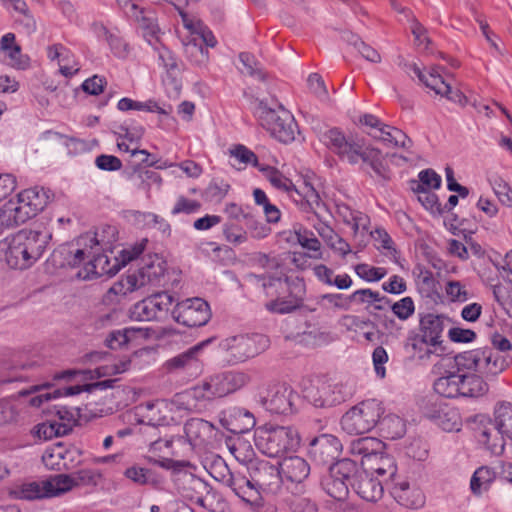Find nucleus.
<instances>
[{
	"label": "nucleus",
	"mask_w": 512,
	"mask_h": 512,
	"mask_svg": "<svg viewBox=\"0 0 512 512\" xmlns=\"http://www.w3.org/2000/svg\"><path fill=\"white\" fill-rule=\"evenodd\" d=\"M77 248L62 247L53 254H67L66 263L70 267L79 268L76 276L83 280L94 277L112 276L119 271L117 260L101 253L102 247L95 234L86 233L77 239Z\"/></svg>",
	"instance_id": "f257e3e1"
},
{
	"label": "nucleus",
	"mask_w": 512,
	"mask_h": 512,
	"mask_svg": "<svg viewBox=\"0 0 512 512\" xmlns=\"http://www.w3.org/2000/svg\"><path fill=\"white\" fill-rule=\"evenodd\" d=\"M320 141L340 160L351 165L362 164L370 167L376 174L383 173L382 151L364 139L356 136H346L337 128L329 129L320 135Z\"/></svg>",
	"instance_id": "f03ea898"
},
{
	"label": "nucleus",
	"mask_w": 512,
	"mask_h": 512,
	"mask_svg": "<svg viewBox=\"0 0 512 512\" xmlns=\"http://www.w3.org/2000/svg\"><path fill=\"white\" fill-rule=\"evenodd\" d=\"M50 239L49 232L20 230L0 240V259L11 269H28L43 256Z\"/></svg>",
	"instance_id": "7ed1b4c3"
},
{
	"label": "nucleus",
	"mask_w": 512,
	"mask_h": 512,
	"mask_svg": "<svg viewBox=\"0 0 512 512\" xmlns=\"http://www.w3.org/2000/svg\"><path fill=\"white\" fill-rule=\"evenodd\" d=\"M254 114L259 124L279 142L287 144L295 140L297 123L291 112L282 105L276 104L275 107H271L260 100L254 107Z\"/></svg>",
	"instance_id": "20e7f679"
},
{
	"label": "nucleus",
	"mask_w": 512,
	"mask_h": 512,
	"mask_svg": "<svg viewBox=\"0 0 512 512\" xmlns=\"http://www.w3.org/2000/svg\"><path fill=\"white\" fill-rule=\"evenodd\" d=\"M299 443V434L293 427L263 426L255 432L257 449L268 457H278L295 450Z\"/></svg>",
	"instance_id": "39448f33"
},
{
	"label": "nucleus",
	"mask_w": 512,
	"mask_h": 512,
	"mask_svg": "<svg viewBox=\"0 0 512 512\" xmlns=\"http://www.w3.org/2000/svg\"><path fill=\"white\" fill-rule=\"evenodd\" d=\"M202 384L196 385L190 389L175 394L171 399H159L146 405L148 410H163L171 414L170 419L183 417L192 412H201L208 403Z\"/></svg>",
	"instance_id": "423d86ee"
},
{
	"label": "nucleus",
	"mask_w": 512,
	"mask_h": 512,
	"mask_svg": "<svg viewBox=\"0 0 512 512\" xmlns=\"http://www.w3.org/2000/svg\"><path fill=\"white\" fill-rule=\"evenodd\" d=\"M384 414L382 403L376 399L362 401L350 408L341 418L342 429L350 435L371 431Z\"/></svg>",
	"instance_id": "0eeeda50"
},
{
	"label": "nucleus",
	"mask_w": 512,
	"mask_h": 512,
	"mask_svg": "<svg viewBox=\"0 0 512 512\" xmlns=\"http://www.w3.org/2000/svg\"><path fill=\"white\" fill-rule=\"evenodd\" d=\"M71 483L64 474H57L45 479L20 483L11 489L10 494L21 500L54 498L67 493Z\"/></svg>",
	"instance_id": "6e6552de"
},
{
	"label": "nucleus",
	"mask_w": 512,
	"mask_h": 512,
	"mask_svg": "<svg viewBox=\"0 0 512 512\" xmlns=\"http://www.w3.org/2000/svg\"><path fill=\"white\" fill-rule=\"evenodd\" d=\"M249 487L259 496L257 503L244 502L253 510L263 506L262 492L277 493L282 482L280 467L277 468L267 461H259L250 468Z\"/></svg>",
	"instance_id": "1a4fd4ad"
},
{
	"label": "nucleus",
	"mask_w": 512,
	"mask_h": 512,
	"mask_svg": "<svg viewBox=\"0 0 512 512\" xmlns=\"http://www.w3.org/2000/svg\"><path fill=\"white\" fill-rule=\"evenodd\" d=\"M211 315L209 304L199 297L177 301L171 312L175 322L190 328L206 325Z\"/></svg>",
	"instance_id": "9d476101"
},
{
	"label": "nucleus",
	"mask_w": 512,
	"mask_h": 512,
	"mask_svg": "<svg viewBox=\"0 0 512 512\" xmlns=\"http://www.w3.org/2000/svg\"><path fill=\"white\" fill-rule=\"evenodd\" d=\"M250 380L251 378L248 373L233 370L215 374L201 384L205 391L206 398H208L210 402L216 398L225 397L242 389Z\"/></svg>",
	"instance_id": "9b49d317"
},
{
	"label": "nucleus",
	"mask_w": 512,
	"mask_h": 512,
	"mask_svg": "<svg viewBox=\"0 0 512 512\" xmlns=\"http://www.w3.org/2000/svg\"><path fill=\"white\" fill-rule=\"evenodd\" d=\"M435 392L446 398L477 397L480 393V381L477 377L450 373L434 382Z\"/></svg>",
	"instance_id": "f8f14e48"
},
{
	"label": "nucleus",
	"mask_w": 512,
	"mask_h": 512,
	"mask_svg": "<svg viewBox=\"0 0 512 512\" xmlns=\"http://www.w3.org/2000/svg\"><path fill=\"white\" fill-rule=\"evenodd\" d=\"M183 496L210 512H226L228 504L217 492L213 491L209 484L198 478L190 476L183 488Z\"/></svg>",
	"instance_id": "ddd939ff"
},
{
	"label": "nucleus",
	"mask_w": 512,
	"mask_h": 512,
	"mask_svg": "<svg viewBox=\"0 0 512 512\" xmlns=\"http://www.w3.org/2000/svg\"><path fill=\"white\" fill-rule=\"evenodd\" d=\"M355 470V463L350 460H341L332 465L329 474L322 481L327 495L335 501L344 502L349 495L348 482Z\"/></svg>",
	"instance_id": "4468645a"
},
{
	"label": "nucleus",
	"mask_w": 512,
	"mask_h": 512,
	"mask_svg": "<svg viewBox=\"0 0 512 512\" xmlns=\"http://www.w3.org/2000/svg\"><path fill=\"white\" fill-rule=\"evenodd\" d=\"M114 382L115 380L106 379L91 384L72 385L63 388H55L50 384L36 386L34 388V391L37 394L35 396H32L29 402L31 406L40 407L44 402L59 399L62 397L78 395L83 391L90 392L96 389L105 390L111 388Z\"/></svg>",
	"instance_id": "2eb2a0df"
},
{
	"label": "nucleus",
	"mask_w": 512,
	"mask_h": 512,
	"mask_svg": "<svg viewBox=\"0 0 512 512\" xmlns=\"http://www.w3.org/2000/svg\"><path fill=\"white\" fill-rule=\"evenodd\" d=\"M297 393L286 385H272L260 392L258 402L261 406L273 413L287 415L295 410Z\"/></svg>",
	"instance_id": "dca6fc26"
},
{
	"label": "nucleus",
	"mask_w": 512,
	"mask_h": 512,
	"mask_svg": "<svg viewBox=\"0 0 512 512\" xmlns=\"http://www.w3.org/2000/svg\"><path fill=\"white\" fill-rule=\"evenodd\" d=\"M211 475L215 480L229 487L243 502L257 503L259 496L249 487L248 478L241 473L231 472L224 462L215 463Z\"/></svg>",
	"instance_id": "f3484780"
},
{
	"label": "nucleus",
	"mask_w": 512,
	"mask_h": 512,
	"mask_svg": "<svg viewBox=\"0 0 512 512\" xmlns=\"http://www.w3.org/2000/svg\"><path fill=\"white\" fill-rule=\"evenodd\" d=\"M268 346L269 339L262 334L233 336L223 342V347L240 361L262 353Z\"/></svg>",
	"instance_id": "a211bd4d"
},
{
	"label": "nucleus",
	"mask_w": 512,
	"mask_h": 512,
	"mask_svg": "<svg viewBox=\"0 0 512 512\" xmlns=\"http://www.w3.org/2000/svg\"><path fill=\"white\" fill-rule=\"evenodd\" d=\"M280 473L282 483L287 485L291 491L296 493L305 492V480L310 474V465L299 456H291L284 458L280 463Z\"/></svg>",
	"instance_id": "6ab92c4d"
},
{
	"label": "nucleus",
	"mask_w": 512,
	"mask_h": 512,
	"mask_svg": "<svg viewBox=\"0 0 512 512\" xmlns=\"http://www.w3.org/2000/svg\"><path fill=\"white\" fill-rule=\"evenodd\" d=\"M303 393L304 398L316 408L333 407L344 401L341 387L325 381L310 384Z\"/></svg>",
	"instance_id": "aec40b11"
},
{
	"label": "nucleus",
	"mask_w": 512,
	"mask_h": 512,
	"mask_svg": "<svg viewBox=\"0 0 512 512\" xmlns=\"http://www.w3.org/2000/svg\"><path fill=\"white\" fill-rule=\"evenodd\" d=\"M412 71L418 79L436 95L446 97L453 102L462 103L463 96L458 90L452 89L451 85L440 74L438 67L422 70L414 64L412 65Z\"/></svg>",
	"instance_id": "412c9836"
},
{
	"label": "nucleus",
	"mask_w": 512,
	"mask_h": 512,
	"mask_svg": "<svg viewBox=\"0 0 512 512\" xmlns=\"http://www.w3.org/2000/svg\"><path fill=\"white\" fill-rule=\"evenodd\" d=\"M211 341L212 339L204 340L167 360L165 363L167 370L169 372H184L191 377L198 376L202 371L199 354Z\"/></svg>",
	"instance_id": "4be33fe9"
},
{
	"label": "nucleus",
	"mask_w": 512,
	"mask_h": 512,
	"mask_svg": "<svg viewBox=\"0 0 512 512\" xmlns=\"http://www.w3.org/2000/svg\"><path fill=\"white\" fill-rule=\"evenodd\" d=\"M280 295L265 304L266 309L275 314L290 313L302 303V285H290L286 280L276 283Z\"/></svg>",
	"instance_id": "5701e85b"
},
{
	"label": "nucleus",
	"mask_w": 512,
	"mask_h": 512,
	"mask_svg": "<svg viewBox=\"0 0 512 512\" xmlns=\"http://www.w3.org/2000/svg\"><path fill=\"white\" fill-rule=\"evenodd\" d=\"M390 493L398 504L406 508L419 509L425 504V494L419 485L412 480L396 479Z\"/></svg>",
	"instance_id": "b1692460"
},
{
	"label": "nucleus",
	"mask_w": 512,
	"mask_h": 512,
	"mask_svg": "<svg viewBox=\"0 0 512 512\" xmlns=\"http://www.w3.org/2000/svg\"><path fill=\"white\" fill-rule=\"evenodd\" d=\"M150 335L151 329L148 327H127L110 332L106 338V345L111 349L137 347L148 339Z\"/></svg>",
	"instance_id": "393cba45"
},
{
	"label": "nucleus",
	"mask_w": 512,
	"mask_h": 512,
	"mask_svg": "<svg viewBox=\"0 0 512 512\" xmlns=\"http://www.w3.org/2000/svg\"><path fill=\"white\" fill-rule=\"evenodd\" d=\"M50 200V190L42 187H33L20 192L16 204L22 213H27L28 220L43 211Z\"/></svg>",
	"instance_id": "a878e982"
},
{
	"label": "nucleus",
	"mask_w": 512,
	"mask_h": 512,
	"mask_svg": "<svg viewBox=\"0 0 512 512\" xmlns=\"http://www.w3.org/2000/svg\"><path fill=\"white\" fill-rule=\"evenodd\" d=\"M158 55L160 65L166 70L163 83L169 94L178 95L181 90V82L178 79L179 67L173 53L160 42L152 47Z\"/></svg>",
	"instance_id": "bb28decb"
},
{
	"label": "nucleus",
	"mask_w": 512,
	"mask_h": 512,
	"mask_svg": "<svg viewBox=\"0 0 512 512\" xmlns=\"http://www.w3.org/2000/svg\"><path fill=\"white\" fill-rule=\"evenodd\" d=\"M220 422L223 427L236 434L247 433L256 425L254 415L240 407L224 410L220 415Z\"/></svg>",
	"instance_id": "cd10ccee"
},
{
	"label": "nucleus",
	"mask_w": 512,
	"mask_h": 512,
	"mask_svg": "<svg viewBox=\"0 0 512 512\" xmlns=\"http://www.w3.org/2000/svg\"><path fill=\"white\" fill-rule=\"evenodd\" d=\"M165 272L166 262L162 257L154 254L145 257L142 266L137 271H134V274L143 288L147 285L159 284Z\"/></svg>",
	"instance_id": "c85d7f7f"
},
{
	"label": "nucleus",
	"mask_w": 512,
	"mask_h": 512,
	"mask_svg": "<svg viewBox=\"0 0 512 512\" xmlns=\"http://www.w3.org/2000/svg\"><path fill=\"white\" fill-rule=\"evenodd\" d=\"M342 445L337 437L330 434H322L313 438L309 444V453L315 459L327 463L336 459Z\"/></svg>",
	"instance_id": "c756f323"
},
{
	"label": "nucleus",
	"mask_w": 512,
	"mask_h": 512,
	"mask_svg": "<svg viewBox=\"0 0 512 512\" xmlns=\"http://www.w3.org/2000/svg\"><path fill=\"white\" fill-rule=\"evenodd\" d=\"M140 13H130L127 15L130 19L134 20L143 35L145 41L151 46H157L160 41L161 30L157 23L156 15L153 11L139 7Z\"/></svg>",
	"instance_id": "7c9ffc66"
},
{
	"label": "nucleus",
	"mask_w": 512,
	"mask_h": 512,
	"mask_svg": "<svg viewBox=\"0 0 512 512\" xmlns=\"http://www.w3.org/2000/svg\"><path fill=\"white\" fill-rule=\"evenodd\" d=\"M355 492L367 502H377L383 495V487L367 470L358 472L351 483Z\"/></svg>",
	"instance_id": "2f4dec72"
},
{
	"label": "nucleus",
	"mask_w": 512,
	"mask_h": 512,
	"mask_svg": "<svg viewBox=\"0 0 512 512\" xmlns=\"http://www.w3.org/2000/svg\"><path fill=\"white\" fill-rule=\"evenodd\" d=\"M426 416L433 420L444 431L459 429L460 417L456 409L444 403H435L427 411Z\"/></svg>",
	"instance_id": "473e14b6"
},
{
	"label": "nucleus",
	"mask_w": 512,
	"mask_h": 512,
	"mask_svg": "<svg viewBox=\"0 0 512 512\" xmlns=\"http://www.w3.org/2000/svg\"><path fill=\"white\" fill-rule=\"evenodd\" d=\"M0 50L5 54L9 66L17 70H26L30 66V59L22 54L21 47L15 43V35L6 33L1 37Z\"/></svg>",
	"instance_id": "72a5a7b5"
},
{
	"label": "nucleus",
	"mask_w": 512,
	"mask_h": 512,
	"mask_svg": "<svg viewBox=\"0 0 512 512\" xmlns=\"http://www.w3.org/2000/svg\"><path fill=\"white\" fill-rule=\"evenodd\" d=\"M372 137L388 147H400L407 151H410L413 145L412 140L402 130L384 123L378 132L372 133Z\"/></svg>",
	"instance_id": "f704fd0d"
},
{
	"label": "nucleus",
	"mask_w": 512,
	"mask_h": 512,
	"mask_svg": "<svg viewBox=\"0 0 512 512\" xmlns=\"http://www.w3.org/2000/svg\"><path fill=\"white\" fill-rule=\"evenodd\" d=\"M406 348L410 351L414 359L422 362L430 360L432 356L439 357L445 353L443 350L430 344V342H428L417 333L408 337Z\"/></svg>",
	"instance_id": "c9c22d12"
},
{
	"label": "nucleus",
	"mask_w": 512,
	"mask_h": 512,
	"mask_svg": "<svg viewBox=\"0 0 512 512\" xmlns=\"http://www.w3.org/2000/svg\"><path fill=\"white\" fill-rule=\"evenodd\" d=\"M184 431L190 444L197 446L213 436L214 426L206 420L193 418L186 422Z\"/></svg>",
	"instance_id": "e433bc0d"
},
{
	"label": "nucleus",
	"mask_w": 512,
	"mask_h": 512,
	"mask_svg": "<svg viewBox=\"0 0 512 512\" xmlns=\"http://www.w3.org/2000/svg\"><path fill=\"white\" fill-rule=\"evenodd\" d=\"M179 14L182 20L183 27L188 31L191 39L186 43L187 50L189 48H193L199 51L203 57V60H207L208 58V50L204 49L202 46H199L196 41L197 37L205 27V24L196 16L188 14L182 10H179Z\"/></svg>",
	"instance_id": "4c0bfd02"
},
{
	"label": "nucleus",
	"mask_w": 512,
	"mask_h": 512,
	"mask_svg": "<svg viewBox=\"0 0 512 512\" xmlns=\"http://www.w3.org/2000/svg\"><path fill=\"white\" fill-rule=\"evenodd\" d=\"M442 332L443 327L439 318L429 315L421 321L419 332L417 334L430 342V344L445 352V347L442 340Z\"/></svg>",
	"instance_id": "58836bf2"
},
{
	"label": "nucleus",
	"mask_w": 512,
	"mask_h": 512,
	"mask_svg": "<svg viewBox=\"0 0 512 512\" xmlns=\"http://www.w3.org/2000/svg\"><path fill=\"white\" fill-rule=\"evenodd\" d=\"M141 288V283L132 272L116 281L107 291L105 298L108 302H116Z\"/></svg>",
	"instance_id": "ea45409f"
},
{
	"label": "nucleus",
	"mask_w": 512,
	"mask_h": 512,
	"mask_svg": "<svg viewBox=\"0 0 512 512\" xmlns=\"http://www.w3.org/2000/svg\"><path fill=\"white\" fill-rule=\"evenodd\" d=\"M69 450L61 443L47 447L42 455V462L50 470H61L69 468L67 458Z\"/></svg>",
	"instance_id": "a19ab883"
},
{
	"label": "nucleus",
	"mask_w": 512,
	"mask_h": 512,
	"mask_svg": "<svg viewBox=\"0 0 512 512\" xmlns=\"http://www.w3.org/2000/svg\"><path fill=\"white\" fill-rule=\"evenodd\" d=\"M258 170L262 172L264 177L275 189L285 192L288 195L297 192V188L293 182L277 168L263 164L262 166H258Z\"/></svg>",
	"instance_id": "79ce46f5"
},
{
	"label": "nucleus",
	"mask_w": 512,
	"mask_h": 512,
	"mask_svg": "<svg viewBox=\"0 0 512 512\" xmlns=\"http://www.w3.org/2000/svg\"><path fill=\"white\" fill-rule=\"evenodd\" d=\"M337 213L343 222L347 224L355 234L361 230H368L369 218L364 213L352 210L345 204L337 206Z\"/></svg>",
	"instance_id": "37998d69"
},
{
	"label": "nucleus",
	"mask_w": 512,
	"mask_h": 512,
	"mask_svg": "<svg viewBox=\"0 0 512 512\" xmlns=\"http://www.w3.org/2000/svg\"><path fill=\"white\" fill-rule=\"evenodd\" d=\"M454 363L458 372H462L461 375L477 377L480 380L477 374L480 364V350L473 349L459 353L454 357Z\"/></svg>",
	"instance_id": "c03bdc74"
},
{
	"label": "nucleus",
	"mask_w": 512,
	"mask_h": 512,
	"mask_svg": "<svg viewBox=\"0 0 512 512\" xmlns=\"http://www.w3.org/2000/svg\"><path fill=\"white\" fill-rule=\"evenodd\" d=\"M382 449V442L373 437L360 438L352 443V452L362 456V459L368 463L379 456Z\"/></svg>",
	"instance_id": "a18cd8bd"
},
{
	"label": "nucleus",
	"mask_w": 512,
	"mask_h": 512,
	"mask_svg": "<svg viewBox=\"0 0 512 512\" xmlns=\"http://www.w3.org/2000/svg\"><path fill=\"white\" fill-rule=\"evenodd\" d=\"M27 221V213H22L16 202L10 200L0 207V234L5 228Z\"/></svg>",
	"instance_id": "49530a36"
},
{
	"label": "nucleus",
	"mask_w": 512,
	"mask_h": 512,
	"mask_svg": "<svg viewBox=\"0 0 512 512\" xmlns=\"http://www.w3.org/2000/svg\"><path fill=\"white\" fill-rule=\"evenodd\" d=\"M381 432L390 439L401 438L406 432V425L403 419L394 414L381 416L378 422Z\"/></svg>",
	"instance_id": "de8ad7c7"
},
{
	"label": "nucleus",
	"mask_w": 512,
	"mask_h": 512,
	"mask_svg": "<svg viewBox=\"0 0 512 512\" xmlns=\"http://www.w3.org/2000/svg\"><path fill=\"white\" fill-rule=\"evenodd\" d=\"M230 158L233 160L231 165L236 167L238 170L243 169L247 165L251 164L258 169V166H262L258 162L257 156L253 151L245 147L244 145H235L229 149Z\"/></svg>",
	"instance_id": "09e8293b"
},
{
	"label": "nucleus",
	"mask_w": 512,
	"mask_h": 512,
	"mask_svg": "<svg viewBox=\"0 0 512 512\" xmlns=\"http://www.w3.org/2000/svg\"><path fill=\"white\" fill-rule=\"evenodd\" d=\"M152 302L153 311L157 320H164L171 315L172 309L176 303L174 297L168 292H159L149 296Z\"/></svg>",
	"instance_id": "8fccbe9b"
},
{
	"label": "nucleus",
	"mask_w": 512,
	"mask_h": 512,
	"mask_svg": "<svg viewBox=\"0 0 512 512\" xmlns=\"http://www.w3.org/2000/svg\"><path fill=\"white\" fill-rule=\"evenodd\" d=\"M70 427L58 420H49L34 427V435L42 440H50L54 437L65 435Z\"/></svg>",
	"instance_id": "3c124183"
},
{
	"label": "nucleus",
	"mask_w": 512,
	"mask_h": 512,
	"mask_svg": "<svg viewBox=\"0 0 512 512\" xmlns=\"http://www.w3.org/2000/svg\"><path fill=\"white\" fill-rule=\"evenodd\" d=\"M487 181L499 202L504 206L512 207V188L509 184L495 173L488 174Z\"/></svg>",
	"instance_id": "603ef678"
},
{
	"label": "nucleus",
	"mask_w": 512,
	"mask_h": 512,
	"mask_svg": "<svg viewBox=\"0 0 512 512\" xmlns=\"http://www.w3.org/2000/svg\"><path fill=\"white\" fill-rule=\"evenodd\" d=\"M129 367L130 361L125 359L113 363H107L95 368L94 370H87L83 373L86 376H89L90 379L111 377L126 372Z\"/></svg>",
	"instance_id": "864d4df0"
},
{
	"label": "nucleus",
	"mask_w": 512,
	"mask_h": 512,
	"mask_svg": "<svg viewBox=\"0 0 512 512\" xmlns=\"http://www.w3.org/2000/svg\"><path fill=\"white\" fill-rule=\"evenodd\" d=\"M482 444L492 456H500L505 449L504 436L494 428L482 431Z\"/></svg>",
	"instance_id": "5fc2aeb1"
},
{
	"label": "nucleus",
	"mask_w": 512,
	"mask_h": 512,
	"mask_svg": "<svg viewBox=\"0 0 512 512\" xmlns=\"http://www.w3.org/2000/svg\"><path fill=\"white\" fill-rule=\"evenodd\" d=\"M295 236L297 242L308 251L313 252L314 254L311 255V257L320 259L322 258L321 255V243L316 238L314 233L312 231H309L305 228L299 227L298 229H295Z\"/></svg>",
	"instance_id": "6e6d98bb"
},
{
	"label": "nucleus",
	"mask_w": 512,
	"mask_h": 512,
	"mask_svg": "<svg viewBox=\"0 0 512 512\" xmlns=\"http://www.w3.org/2000/svg\"><path fill=\"white\" fill-rule=\"evenodd\" d=\"M351 303L356 302L358 304H366L368 306L374 305L376 309H382L381 305L377 303L388 302L385 296H382L378 291H374L370 288L355 290L351 295Z\"/></svg>",
	"instance_id": "4d7b16f0"
},
{
	"label": "nucleus",
	"mask_w": 512,
	"mask_h": 512,
	"mask_svg": "<svg viewBox=\"0 0 512 512\" xmlns=\"http://www.w3.org/2000/svg\"><path fill=\"white\" fill-rule=\"evenodd\" d=\"M484 356L485 364L482 366V370L484 369L485 374L488 375H498L501 373L508 365V362L504 356H500L498 353H493L489 350L482 351Z\"/></svg>",
	"instance_id": "13d9d810"
},
{
	"label": "nucleus",
	"mask_w": 512,
	"mask_h": 512,
	"mask_svg": "<svg viewBox=\"0 0 512 512\" xmlns=\"http://www.w3.org/2000/svg\"><path fill=\"white\" fill-rule=\"evenodd\" d=\"M413 191L417 195V200L432 215H442L444 213V209L439 203L436 194L432 193L430 190H422L420 188H413Z\"/></svg>",
	"instance_id": "bf43d9fd"
},
{
	"label": "nucleus",
	"mask_w": 512,
	"mask_h": 512,
	"mask_svg": "<svg viewBox=\"0 0 512 512\" xmlns=\"http://www.w3.org/2000/svg\"><path fill=\"white\" fill-rule=\"evenodd\" d=\"M494 429L500 433L512 425V404L502 402L496 405L494 409Z\"/></svg>",
	"instance_id": "052dcab7"
},
{
	"label": "nucleus",
	"mask_w": 512,
	"mask_h": 512,
	"mask_svg": "<svg viewBox=\"0 0 512 512\" xmlns=\"http://www.w3.org/2000/svg\"><path fill=\"white\" fill-rule=\"evenodd\" d=\"M365 469L369 474L376 473L379 476H393L396 473V465L392 458L380 454Z\"/></svg>",
	"instance_id": "680f3d73"
},
{
	"label": "nucleus",
	"mask_w": 512,
	"mask_h": 512,
	"mask_svg": "<svg viewBox=\"0 0 512 512\" xmlns=\"http://www.w3.org/2000/svg\"><path fill=\"white\" fill-rule=\"evenodd\" d=\"M321 305L330 310L348 311L351 308L350 295L341 293H328L320 297Z\"/></svg>",
	"instance_id": "e2e57ef3"
},
{
	"label": "nucleus",
	"mask_w": 512,
	"mask_h": 512,
	"mask_svg": "<svg viewBox=\"0 0 512 512\" xmlns=\"http://www.w3.org/2000/svg\"><path fill=\"white\" fill-rule=\"evenodd\" d=\"M146 243L147 240L142 239L134 245L125 247L119 251V253L114 256V259L117 260V264L119 265V270L141 255L145 249Z\"/></svg>",
	"instance_id": "0e129e2a"
},
{
	"label": "nucleus",
	"mask_w": 512,
	"mask_h": 512,
	"mask_svg": "<svg viewBox=\"0 0 512 512\" xmlns=\"http://www.w3.org/2000/svg\"><path fill=\"white\" fill-rule=\"evenodd\" d=\"M124 476L131 482L140 486L152 484L154 482L151 470L139 465H132L128 467L124 471Z\"/></svg>",
	"instance_id": "69168bd1"
},
{
	"label": "nucleus",
	"mask_w": 512,
	"mask_h": 512,
	"mask_svg": "<svg viewBox=\"0 0 512 512\" xmlns=\"http://www.w3.org/2000/svg\"><path fill=\"white\" fill-rule=\"evenodd\" d=\"M292 496L286 499L287 504L293 512H317V504L308 497L300 496L302 493L291 491Z\"/></svg>",
	"instance_id": "338daca9"
},
{
	"label": "nucleus",
	"mask_w": 512,
	"mask_h": 512,
	"mask_svg": "<svg viewBox=\"0 0 512 512\" xmlns=\"http://www.w3.org/2000/svg\"><path fill=\"white\" fill-rule=\"evenodd\" d=\"M488 259L491 261L493 266L501 278H512V250L506 253L505 257L502 258L500 254L493 252L492 255H488Z\"/></svg>",
	"instance_id": "774afa93"
}]
</instances>
